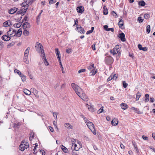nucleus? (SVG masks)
I'll use <instances>...</instances> for the list:
<instances>
[{"label": "nucleus", "instance_id": "19", "mask_svg": "<svg viewBox=\"0 0 155 155\" xmlns=\"http://www.w3.org/2000/svg\"><path fill=\"white\" fill-rule=\"evenodd\" d=\"M120 106L123 110H124L128 108L127 105L124 103L121 104H120Z\"/></svg>", "mask_w": 155, "mask_h": 155}, {"label": "nucleus", "instance_id": "15", "mask_svg": "<svg viewBox=\"0 0 155 155\" xmlns=\"http://www.w3.org/2000/svg\"><path fill=\"white\" fill-rule=\"evenodd\" d=\"M12 25L11 22L10 20H8L5 22L3 24V26L4 27L10 26Z\"/></svg>", "mask_w": 155, "mask_h": 155}, {"label": "nucleus", "instance_id": "41", "mask_svg": "<svg viewBox=\"0 0 155 155\" xmlns=\"http://www.w3.org/2000/svg\"><path fill=\"white\" fill-rule=\"evenodd\" d=\"M123 87L124 88H126L127 87L128 84L125 81H123Z\"/></svg>", "mask_w": 155, "mask_h": 155}, {"label": "nucleus", "instance_id": "35", "mask_svg": "<svg viewBox=\"0 0 155 155\" xmlns=\"http://www.w3.org/2000/svg\"><path fill=\"white\" fill-rule=\"evenodd\" d=\"M150 31V25H148L146 27V31L147 34H149Z\"/></svg>", "mask_w": 155, "mask_h": 155}, {"label": "nucleus", "instance_id": "25", "mask_svg": "<svg viewBox=\"0 0 155 155\" xmlns=\"http://www.w3.org/2000/svg\"><path fill=\"white\" fill-rule=\"evenodd\" d=\"M13 30L12 28H10L9 29V30L7 32V35H9L10 37H13V36H11L10 35L12 34V35H14L15 33H14L12 32V30Z\"/></svg>", "mask_w": 155, "mask_h": 155}, {"label": "nucleus", "instance_id": "1", "mask_svg": "<svg viewBox=\"0 0 155 155\" xmlns=\"http://www.w3.org/2000/svg\"><path fill=\"white\" fill-rule=\"evenodd\" d=\"M71 85L75 93L81 99L86 101L88 100V97L83 92L82 89L80 87L74 83H72Z\"/></svg>", "mask_w": 155, "mask_h": 155}, {"label": "nucleus", "instance_id": "30", "mask_svg": "<svg viewBox=\"0 0 155 155\" xmlns=\"http://www.w3.org/2000/svg\"><path fill=\"white\" fill-rule=\"evenodd\" d=\"M132 143H133V145L134 147V148L135 150H136V152H137V153H139V150H138L137 147V145L136 144V143L135 142H132Z\"/></svg>", "mask_w": 155, "mask_h": 155}, {"label": "nucleus", "instance_id": "17", "mask_svg": "<svg viewBox=\"0 0 155 155\" xmlns=\"http://www.w3.org/2000/svg\"><path fill=\"white\" fill-rule=\"evenodd\" d=\"M22 27L24 29H25L26 28H29L30 27V25L28 22H25L23 24Z\"/></svg>", "mask_w": 155, "mask_h": 155}, {"label": "nucleus", "instance_id": "33", "mask_svg": "<svg viewBox=\"0 0 155 155\" xmlns=\"http://www.w3.org/2000/svg\"><path fill=\"white\" fill-rule=\"evenodd\" d=\"M106 7L105 6H104L103 8H104V11H103V14L104 15H107L108 13V11L107 9L106 8V9L105 8Z\"/></svg>", "mask_w": 155, "mask_h": 155}, {"label": "nucleus", "instance_id": "36", "mask_svg": "<svg viewBox=\"0 0 155 155\" xmlns=\"http://www.w3.org/2000/svg\"><path fill=\"white\" fill-rule=\"evenodd\" d=\"M145 97L146 98L144 100L145 102H147L149 101V95L148 94H146L145 95Z\"/></svg>", "mask_w": 155, "mask_h": 155}, {"label": "nucleus", "instance_id": "39", "mask_svg": "<svg viewBox=\"0 0 155 155\" xmlns=\"http://www.w3.org/2000/svg\"><path fill=\"white\" fill-rule=\"evenodd\" d=\"M20 77H21L22 81L23 82L25 81L26 80V76L24 75H23V74H21V75Z\"/></svg>", "mask_w": 155, "mask_h": 155}, {"label": "nucleus", "instance_id": "21", "mask_svg": "<svg viewBox=\"0 0 155 155\" xmlns=\"http://www.w3.org/2000/svg\"><path fill=\"white\" fill-rule=\"evenodd\" d=\"M118 25L120 28L122 29V27L124 25V21L122 19H120L118 23Z\"/></svg>", "mask_w": 155, "mask_h": 155}, {"label": "nucleus", "instance_id": "60", "mask_svg": "<svg viewBox=\"0 0 155 155\" xmlns=\"http://www.w3.org/2000/svg\"><path fill=\"white\" fill-rule=\"evenodd\" d=\"M41 13H40L38 15L37 17V21H38V20L40 18L41 15Z\"/></svg>", "mask_w": 155, "mask_h": 155}, {"label": "nucleus", "instance_id": "26", "mask_svg": "<svg viewBox=\"0 0 155 155\" xmlns=\"http://www.w3.org/2000/svg\"><path fill=\"white\" fill-rule=\"evenodd\" d=\"M23 91L24 93L26 95H29L31 94V91L26 89H23Z\"/></svg>", "mask_w": 155, "mask_h": 155}, {"label": "nucleus", "instance_id": "3", "mask_svg": "<svg viewBox=\"0 0 155 155\" xmlns=\"http://www.w3.org/2000/svg\"><path fill=\"white\" fill-rule=\"evenodd\" d=\"M32 2L30 0H26L25 1L22 3L21 5L22 7L21 9L17 11V14H21V15H23L26 12L28 7V5H31Z\"/></svg>", "mask_w": 155, "mask_h": 155}, {"label": "nucleus", "instance_id": "14", "mask_svg": "<svg viewBox=\"0 0 155 155\" xmlns=\"http://www.w3.org/2000/svg\"><path fill=\"white\" fill-rule=\"evenodd\" d=\"M76 9L77 12L79 13H82L84 11V8L82 6L77 7Z\"/></svg>", "mask_w": 155, "mask_h": 155}, {"label": "nucleus", "instance_id": "37", "mask_svg": "<svg viewBox=\"0 0 155 155\" xmlns=\"http://www.w3.org/2000/svg\"><path fill=\"white\" fill-rule=\"evenodd\" d=\"M23 34L25 36H28L29 34V32L26 29H25L23 32Z\"/></svg>", "mask_w": 155, "mask_h": 155}, {"label": "nucleus", "instance_id": "6", "mask_svg": "<svg viewBox=\"0 0 155 155\" xmlns=\"http://www.w3.org/2000/svg\"><path fill=\"white\" fill-rule=\"evenodd\" d=\"M94 64L90 65L87 67V69L91 71L89 73L90 76H94L97 73V70H95V68L94 66Z\"/></svg>", "mask_w": 155, "mask_h": 155}, {"label": "nucleus", "instance_id": "7", "mask_svg": "<svg viewBox=\"0 0 155 155\" xmlns=\"http://www.w3.org/2000/svg\"><path fill=\"white\" fill-rule=\"evenodd\" d=\"M104 61L106 64L110 65L113 63L114 59L113 58L110 56H107L105 57Z\"/></svg>", "mask_w": 155, "mask_h": 155}, {"label": "nucleus", "instance_id": "4", "mask_svg": "<svg viewBox=\"0 0 155 155\" xmlns=\"http://www.w3.org/2000/svg\"><path fill=\"white\" fill-rule=\"evenodd\" d=\"M121 47L120 45H117L115 46L112 50H110V52L114 55L118 54V56H119L120 54V51Z\"/></svg>", "mask_w": 155, "mask_h": 155}, {"label": "nucleus", "instance_id": "57", "mask_svg": "<svg viewBox=\"0 0 155 155\" xmlns=\"http://www.w3.org/2000/svg\"><path fill=\"white\" fill-rule=\"evenodd\" d=\"M114 29L113 28H108V29H107V31H111L112 32H113L114 31Z\"/></svg>", "mask_w": 155, "mask_h": 155}, {"label": "nucleus", "instance_id": "34", "mask_svg": "<svg viewBox=\"0 0 155 155\" xmlns=\"http://www.w3.org/2000/svg\"><path fill=\"white\" fill-rule=\"evenodd\" d=\"M21 25H22V22L19 23L14 24L13 25V26L15 28H19L21 27Z\"/></svg>", "mask_w": 155, "mask_h": 155}, {"label": "nucleus", "instance_id": "27", "mask_svg": "<svg viewBox=\"0 0 155 155\" xmlns=\"http://www.w3.org/2000/svg\"><path fill=\"white\" fill-rule=\"evenodd\" d=\"M30 49V48L28 47L25 51L24 52V56H28L29 51Z\"/></svg>", "mask_w": 155, "mask_h": 155}, {"label": "nucleus", "instance_id": "13", "mask_svg": "<svg viewBox=\"0 0 155 155\" xmlns=\"http://www.w3.org/2000/svg\"><path fill=\"white\" fill-rule=\"evenodd\" d=\"M2 39L4 41H8L11 39V38L9 35H4L2 37Z\"/></svg>", "mask_w": 155, "mask_h": 155}, {"label": "nucleus", "instance_id": "28", "mask_svg": "<svg viewBox=\"0 0 155 155\" xmlns=\"http://www.w3.org/2000/svg\"><path fill=\"white\" fill-rule=\"evenodd\" d=\"M20 125V124L19 122L15 123L14 124V127L15 129H18Z\"/></svg>", "mask_w": 155, "mask_h": 155}, {"label": "nucleus", "instance_id": "10", "mask_svg": "<svg viewBox=\"0 0 155 155\" xmlns=\"http://www.w3.org/2000/svg\"><path fill=\"white\" fill-rule=\"evenodd\" d=\"M29 146H25L24 144H22V143H21L19 147V150H21V151H23L25 149H27L28 148Z\"/></svg>", "mask_w": 155, "mask_h": 155}, {"label": "nucleus", "instance_id": "2", "mask_svg": "<svg viewBox=\"0 0 155 155\" xmlns=\"http://www.w3.org/2000/svg\"><path fill=\"white\" fill-rule=\"evenodd\" d=\"M35 47L36 48V50L38 53H41L42 55L41 56L43 59V61L45 65H48L49 64L47 60L43 48L41 44L37 42Z\"/></svg>", "mask_w": 155, "mask_h": 155}, {"label": "nucleus", "instance_id": "49", "mask_svg": "<svg viewBox=\"0 0 155 155\" xmlns=\"http://www.w3.org/2000/svg\"><path fill=\"white\" fill-rule=\"evenodd\" d=\"M86 71V69H81L78 71V73H80L81 72H85Z\"/></svg>", "mask_w": 155, "mask_h": 155}, {"label": "nucleus", "instance_id": "51", "mask_svg": "<svg viewBox=\"0 0 155 155\" xmlns=\"http://www.w3.org/2000/svg\"><path fill=\"white\" fill-rule=\"evenodd\" d=\"M74 20V26H75V25H78V19H75Z\"/></svg>", "mask_w": 155, "mask_h": 155}, {"label": "nucleus", "instance_id": "46", "mask_svg": "<svg viewBox=\"0 0 155 155\" xmlns=\"http://www.w3.org/2000/svg\"><path fill=\"white\" fill-rule=\"evenodd\" d=\"M14 45V42H11L8 45H7V47L8 48H10L12 46H13Z\"/></svg>", "mask_w": 155, "mask_h": 155}, {"label": "nucleus", "instance_id": "5", "mask_svg": "<svg viewBox=\"0 0 155 155\" xmlns=\"http://www.w3.org/2000/svg\"><path fill=\"white\" fill-rule=\"evenodd\" d=\"M86 123L88 127L91 130L93 133L94 135L96 134V132L93 124L92 122H91L89 120L87 121L86 122Z\"/></svg>", "mask_w": 155, "mask_h": 155}, {"label": "nucleus", "instance_id": "47", "mask_svg": "<svg viewBox=\"0 0 155 155\" xmlns=\"http://www.w3.org/2000/svg\"><path fill=\"white\" fill-rule=\"evenodd\" d=\"M49 1V3L50 4H53L56 2V0H48Z\"/></svg>", "mask_w": 155, "mask_h": 155}, {"label": "nucleus", "instance_id": "52", "mask_svg": "<svg viewBox=\"0 0 155 155\" xmlns=\"http://www.w3.org/2000/svg\"><path fill=\"white\" fill-rule=\"evenodd\" d=\"M138 20L139 21V22H142L143 21V19H142L141 17H140L138 18Z\"/></svg>", "mask_w": 155, "mask_h": 155}, {"label": "nucleus", "instance_id": "63", "mask_svg": "<svg viewBox=\"0 0 155 155\" xmlns=\"http://www.w3.org/2000/svg\"><path fill=\"white\" fill-rule=\"evenodd\" d=\"M108 26L107 25H105L104 26V29L107 31V30L108 29Z\"/></svg>", "mask_w": 155, "mask_h": 155}, {"label": "nucleus", "instance_id": "40", "mask_svg": "<svg viewBox=\"0 0 155 155\" xmlns=\"http://www.w3.org/2000/svg\"><path fill=\"white\" fill-rule=\"evenodd\" d=\"M114 76H113V75H111L107 79V81H109L111 80L112 79H114Z\"/></svg>", "mask_w": 155, "mask_h": 155}, {"label": "nucleus", "instance_id": "38", "mask_svg": "<svg viewBox=\"0 0 155 155\" xmlns=\"http://www.w3.org/2000/svg\"><path fill=\"white\" fill-rule=\"evenodd\" d=\"M14 72L15 73H17L20 76V77L22 74L19 70L16 69L14 70Z\"/></svg>", "mask_w": 155, "mask_h": 155}, {"label": "nucleus", "instance_id": "8", "mask_svg": "<svg viewBox=\"0 0 155 155\" xmlns=\"http://www.w3.org/2000/svg\"><path fill=\"white\" fill-rule=\"evenodd\" d=\"M12 32L14 33H15L14 35L11 34L10 35L11 36H16L17 37H20L22 34V30L21 28L19 29L16 32V30H13Z\"/></svg>", "mask_w": 155, "mask_h": 155}, {"label": "nucleus", "instance_id": "16", "mask_svg": "<svg viewBox=\"0 0 155 155\" xmlns=\"http://www.w3.org/2000/svg\"><path fill=\"white\" fill-rule=\"evenodd\" d=\"M55 53L57 56V57L58 59H60L61 56L60 52L58 50V49L57 48H55Z\"/></svg>", "mask_w": 155, "mask_h": 155}, {"label": "nucleus", "instance_id": "9", "mask_svg": "<svg viewBox=\"0 0 155 155\" xmlns=\"http://www.w3.org/2000/svg\"><path fill=\"white\" fill-rule=\"evenodd\" d=\"M75 30H77L78 32L81 34H84L85 33V31L84 28L81 26H80V27H77Z\"/></svg>", "mask_w": 155, "mask_h": 155}, {"label": "nucleus", "instance_id": "11", "mask_svg": "<svg viewBox=\"0 0 155 155\" xmlns=\"http://www.w3.org/2000/svg\"><path fill=\"white\" fill-rule=\"evenodd\" d=\"M118 37L119 38H120L121 40L122 41H124L126 40L125 38V35L122 32L119 35Z\"/></svg>", "mask_w": 155, "mask_h": 155}, {"label": "nucleus", "instance_id": "53", "mask_svg": "<svg viewBox=\"0 0 155 155\" xmlns=\"http://www.w3.org/2000/svg\"><path fill=\"white\" fill-rule=\"evenodd\" d=\"M66 52L68 53H70L71 52V48H68L66 50Z\"/></svg>", "mask_w": 155, "mask_h": 155}, {"label": "nucleus", "instance_id": "12", "mask_svg": "<svg viewBox=\"0 0 155 155\" xmlns=\"http://www.w3.org/2000/svg\"><path fill=\"white\" fill-rule=\"evenodd\" d=\"M72 144H74V146L73 147V146H72L71 147V149L72 150H74L76 151L78 150L80 148V147H78L77 145L76 144H74V141H73L72 140Z\"/></svg>", "mask_w": 155, "mask_h": 155}, {"label": "nucleus", "instance_id": "58", "mask_svg": "<svg viewBox=\"0 0 155 155\" xmlns=\"http://www.w3.org/2000/svg\"><path fill=\"white\" fill-rule=\"evenodd\" d=\"M138 48L140 50H142V46L140 44H139L138 45Z\"/></svg>", "mask_w": 155, "mask_h": 155}, {"label": "nucleus", "instance_id": "23", "mask_svg": "<svg viewBox=\"0 0 155 155\" xmlns=\"http://www.w3.org/2000/svg\"><path fill=\"white\" fill-rule=\"evenodd\" d=\"M87 107L88 109L91 112H94L95 110V109L93 107V106L89 105L88 104H87Z\"/></svg>", "mask_w": 155, "mask_h": 155}, {"label": "nucleus", "instance_id": "44", "mask_svg": "<svg viewBox=\"0 0 155 155\" xmlns=\"http://www.w3.org/2000/svg\"><path fill=\"white\" fill-rule=\"evenodd\" d=\"M141 94L140 92L139 91H138L137 92V93L136 94V97H137V98H139L141 96Z\"/></svg>", "mask_w": 155, "mask_h": 155}, {"label": "nucleus", "instance_id": "50", "mask_svg": "<svg viewBox=\"0 0 155 155\" xmlns=\"http://www.w3.org/2000/svg\"><path fill=\"white\" fill-rule=\"evenodd\" d=\"M38 91L35 89H34L33 93H34V95H36L38 93Z\"/></svg>", "mask_w": 155, "mask_h": 155}, {"label": "nucleus", "instance_id": "45", "mask_svg": "<svg viewBox=\"0 0 155 155\" xmlns=\"http://www.w3.org/2000/svg\"><path fill=\"white\" fill-rule=\"evenodd\" d=\"M112 15H113L115 18H117V15L115 12L113 11L112 12Z\"/></svg>", "mask_w": 155, "mask_h": 155}, {"label": "nucleus", "instance_id": "18", "mask_svg": "<svg viewBox=\"0 0 155 155\" xmlns=\"http://www.w3.org/2000/svg\"><path fill=\"white\" fill-rule=\"evenodd\" d=\"M18 8L14 7L11 8L9 11V13L10 14H13L15 13L17 11Z\"/></svg>", "mask_w": 155, "mask_h": 155}, {"label": "nucleus", "instance_id": "20", "mask_svg": "<svg viewBox=\"0 0 155 155\" xmlns=\"http://www.w3.org/2000/svg\"><path fill=\"white\" fill-rule=\"evenodd\" d=\"M118 121L117 119L114 118L112 120L111 124L113 125L116 126L118 124Z\"/></svg>", "mask_w": 155, "mask_h": 155}, {"label": "nucleus", "instance_id": "42", "mask_svg": "<svg viewBox=\"0 0 155 155\" xmlns=\"http://www.w3.org/2000/svg\"><path fill=\"white\" fill-rule=\"evenodd\" d=\"M103 108L104 107L103 106H102L100 109H99V110L98 111V112H99V114L103 112Z\"/></svg>", "mask_w": 155, "mask_h": 155}, {"label": "nucleus", "instance_id": "55", "mask_svg": "<svg viewBox=\"0 0 155 155\" xmlns=\"http://www.w3.org/2000/svg\"><path fill=\"white\" fill-rule=\"evenodd\" d=\"M142 138L143 140H148V137L146 136H145L144 135H143L142 136Z\"/></svg>", "mask_w": 155, "mask_h": 155}, {"label": "nucleus", "instance_id": "64", "mask_svg": "<svg viewBox=\"0 0 155 155\" xmlns=\"http://www.w3.org/2000/svg\"><path fill=\"white\" fill-rule=\"evenodd\" d=\"M154 101V99L153 97H150V101L151 102H153Z\"/></svg>", "mask_w": 155, "mask_h": 155}, {"label": "nucleus", "instance_id": "61", "mask_svg": "<svg viewBox=\"0 0 155 155\" xmlns=\"http://www.w3.org/2000/svg\"><path fill=\"white\" fill-rule=\"evenodd\" d=\"M120 146L122 149H124L125 148V147L122 143L120 144Z\"/></svg>", "mask_w": 155, "mask_h": 155}, {"label": "nucleus", "instance_id": "54", "mask_svg": "<svg viewBox=\"0 0 155 155\" xmlns=\"http://www.w3.org/2000/svg\"><path fill=\"white\" fill-rule=\"evenodd\" d=\"M53 115L54 117H56L57 119V113L56 112H53Z\"/></svg>", "mask_w": 155, "mask_h": 155}, {"label": "nucleus", "instance_id": "56", "mask_svg": "<svg viewBox=\"0 0 155 155\" xmlns=\"http://www.w3.org/2000/svg\"><path fill=\"white\" fill-rule=\"evenodd\" d=\"M49 128L50 129V130L51 132H53L54 131V129L52 127H51V126H49Z\"/></svg>", "mask_w": 155, "mask_h": 155}, {"label": "nucleus", "instance_id": "29", "mask_svg": "<svg viewBox=\"0 0 155 155\" xmlns=\"http://www.w3.org/2000/svg\"><path fill=\"white\" fill-rule=\"evenodd\" d=\"M23 61L26 64H28L29 63V61H28V56H24Z\"/></svg>", "mask_w": 155, "mask_h": 155}, {"label": "nucleus", "instance_id": "62", "mask_svg": "<svg viewBox=\"0 0 155 155\" xmlns=\"http://www.w3.org/2000/svg\"><path fill=\"white\" fill-rule=\"evenodd\" d=\"M92 32H93V31H92V30H90L86 32V34L87 35L90 34L91 33H92Z\"/></svg>", "mask_w": 155, "mask_h": 155}, {"label": "nucleus", "instance_id": "32", "mask_svg": "<svg viewBox=\"0 0 155 155\" xmlns=\"http://www.w3.org/2000/svg\"><path fill=\"white\" fill-rule=\"evenodd\" d=\"M145 4H145V2H144V1H143V0L141 1H139L138 2L139 5L141 6H145Z\"/></svg>", "mask_w": 155, "mask_h": 155}, {"label": "nucleus", "instance_id": "59", "mask_svg": "<svg viewBox=\"0 0 155 155\" xmlns=\"http://www.w3.org/2000/svg\"><path fill=\"white\" fill-rule=\"evenodd\" d=\"M40 152L42 153V155H45V153L43 150H41Z\"/></svg>", "mask_w": 155, "mask_h": 155}, {"label": "nucleus", "instance_id": "24", "mask_svg": "<svg viewBox=\"0 0 155 155\" xmlns=\"http://www.w3.org/2000/svg\"><path fill=\"white\" fill-rule=\"evenodd\" d=\"M61 148L62 149V150L65 153H67L68 152V149L67 148L64 147L63 145H62L61 146Z\"/></svg>", "mask_w": 155, "mask_h": 155}, {"label": "nucleus", "instance_id": "31", "mask_svg": "<svg viewBox=\"0 0 155 155\" xmlns=\"http://www.w3.org/2000/svg\"><path fill=\"white\" fill-rule=\"evenodd\" d=\"M64 126L65 127L68 128L69 129H72V127L71 126V124L68 123H65L64 124Z\"/></svg>", "mask_w": 155, "mask_h": 155}, {"label": "nucleus", "instance_id": "43", "mask_svg": "<svg viewBox=\"0 0 155 155\" xmlns=\"http://www.w3.org/2000/svg\"><path fill=\"white\" fill-rule=\"evenodd\" d=\"M144 17L145 19H147L150 17V15L147 14H145L144 15Z\"/></svg>", "mask_w": 155, "mask_h": 155}, {"label": "nucleus", "instance_id": "22", "mask_svg": "<svg viewBox=\"0 0 155 155\" xmlns=\"http://www.w3.org/2000/svg\"><path fill=\"white\" fill-rule=\"evenodd\" d=\"M131 110H134V111L137 114H141V112L139 110V109H138L137 108H135L134 107H132L130 108Z\"/></svg>", "mask_w": 155, "mask_h": 155}, {"label": "nucleus", "instance_id": "48", "mask_svg": "<svg viewBox=\"0 0 155 155\" xmlns=\"http://www.w3.org/2000/svg\"><path fill=\"white\" fill-rule=\"evenodd\" d=\"M34 134H30V136L29 137V140H31L32 139H33L34 138Z\"/></svg>", "mask_w": 155, "mask_h": 155}]
</instances>
